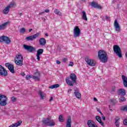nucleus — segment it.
<instances>
[{
    "mask_svg": "<svg viewBox=\"0 0 127 127\" xmlns=\"http://www.w3.org/2000/svg\"><path fill=\"white\" fill-rule=\"evenodd\" d=\"M54 12L55 13V14H57V15L61 16L62 15V13L60 12V10H59L58 9H55L54 10Z\"/></svg>",
    "mask_w": 127,
    "mask_h": 127,
    "instance_id": "c85d7f7f",
    "label": "nucleus"
},
{
    "mask_svg": "<svg viewBox=\"0 0 127 127\" xmlns=\"http://www.w3.org/2000/svg\"><path fill=\"white\" fill-rule=\"evenodd\" d=\"M97 111H98L99 113H100V114H101V115H103V113H102V112H101V110H100V109L97 108Z\"/></svg>",
    "mask_w": 127,
    "mask_h": 127,
    "instance_id": "c03bdc74",
    "label": "nucleus"
},
{
    "mask_svg": "<svg viewBox=\"0 0 127 127\" xmlns=\"http://www.w3.org/2000/svg\"><path fill=\"white\" fill-rule=\"evenodd\" d=\"M113 50L115 53L116 54L117 56L119 57V58H122L123 57V55H122V50L121 48L119 47L118 45H115L113 47Z\"/></svg>",
    "mask_w": 127,
    "mask_h": 127,
    "instance_id": "20e7f679",
    "label": "nucleus"
},
{
    "mask_svg": "<svg viewBox=\"0 0 127 127\" xmlns=\"http://www.w3.org/2000/svg\"><path fill=\"white\" fill-rule=\"evenodd\" d=\"M98 58L103 63H106L108 61V54L104 50H100L98 52Z\"/></svg>",
    "mask_w": 127,
    "mask_h": 127,
    "instance_id": "f257e3e1",
    "label": "nucleus"
},
{
    "mask_svg": "<svg viewBox=\"0 0 127 127\" xmlns=\"http://www.w3.org/2000/svg\"><path fill=\"white\" fill-rule=\"evenodd\" d=\"M53 97H51L50 99V102H51V101H53Z\"/></svg>",
    "mask_w": 127,
    "mask_h": 127,
    "instance_id": "6e6d98bb",
    "label": "nucleus"
},
{
    "mask_svg": "<svg viewBox=\"0 0 127 127\" xmlns=\"http://www.w3.org/2000/svg\"><path fill=\"white\" fill-rule=\"evenodd\" d=\"M63 62L64 63H66V62H67V59L66 58H64L63 59Z\"/></svg>",
    "mask_w": 127,
    "mask_h": 127,
    "instance_id": "37998d69",
    "label": "nucleus"
},
{
    "mask_svg": "<svg viewBox=\"0 0 127 127\" xmlns=\"http://www.w3.org/2000/svg\"><path fill=\"white\" fill-rule=\"evenodd\" d=\"M9 12V9L8 7H6L3 10V13L4 14H7Z\"/></svg>",
    "mask_w": 127,
    "mask_h": 127,
    "instance_id": "c756f323",
    "label": "nucleus"
},
{
    "mask_svg": "<svg viewBox=\"0 0 127 127\" xmlns=\"http://www.w3.org/2000/svg\"><path fill=\"white\" fill-rule=\"evenodd\" d=\"M121 110L124 112H127V106L122 108Z\"/></svg>",
    "mask_w": 127,
    "mask_h": 127,
    "instance_id": "e433bc0d",
    "label": "nucleus"
},
{
    "mask_svg": "<svg viewBox=\"0 0 127 127\" xmlns=\"http://www.w3.org/2000/svg\"><path fill=\"white\" fill-rule=\"evenodd\" d=\"M14 6V3L11 2L10 4H8V5L7 6V7H8L9 9H10V8H12V7H13Z\"/></svg>",
    "mask_w": 127,
    "mask_h": 127,
    "instance_id": "473e14b6",
    "label": "nucleus"
},
{
    "mask_svg": "<svg viewBox=\"0 0 127 127\" xmlns=\"http://www.w3.org/2000/svg\"><path fill=\"white\" fill-rule=\"evenodd\" d=\"M0 42H4L6 44H9L11 41L8 37L2 36L0 37Z\"/></svg>",
    "mask_w": 127,
    "mask_h": 127,
    "instance_id": "0eeeda50",
    "label": "nucleus"
},
{
    "mask_svg": "<svg viewBox=\"0 0 127 127\" xmlns=\"http://www.w3.org/2000/svg\"><path fill=\"white\" fill-rule=\"evenodd\" d=\"M6 102H7V99H4V100L0 101V106H2L3 107H4V106H6V104H7Z\"/></svg>",
    "mask_w": 127,
    "mask_h": 127,
    "instance_id": "393cba45",
    "label": "nucleus"
},
{
    "mask_svg": "<svg viewBox=\"0 0 127 127\" xmlns=\"http://www.w3.org/2000/svg\"><path fill=\"white\" fill-rule=\"evenodd\" d=\"M87 126L89 127H99L92 120H88L87 121Z\"/></svg>",
    "mask_w": 127,
    "mask_h": 127,
    "instance_id": "2eb2a0df",
    "label": "nucleus"
},
{
    "mask_svg": "<svg viewBox=\"0 0 127 127\" xmlns=\"http://www.w3.org/2000/svg\"><path fill=\"white\" fill-rule=\"evenodd\" d=\"M9 24V22L7 21L6 22L3 23L2 24L0 25V30H4L6 28L7 25Z\"/></svg>",
    "mask_w": 127,
    "mask_h": 127,
    "instance_id": "dca6fc26",
    "label": "nucleus"
},
{
    "mask_svg": "<svg viewBox=\"0 0 127 127\" xmlns=\"http://www.w3.org/2000/svg\"><path fill=\"white\" fill-rule=\"evenodd\" d=\"M16 65L22 66L23 65V57L21 55H17L14 59Z\"/></svg>",
    "mask_w": 127,
    "mask_h": 127,
    "instance_id": "7ed1b4c3",
    "label": "nucleus"
},
{
    "mask_svg": "<svg viewBox=\"0 0 127 127\" xmlns=\"http://www.w3.org/2000/svg\"><path fill=\"white\" fill-rule=\"evenodd\" d=\"M50 121V119L45 118L43 120V123L44 124V125H45L46 126H49Z\"/></svg>",
    "mask_w": 127,
    "mask_h": 127,
    "instance_id": "5701e85b",
    "label": "nucleus"
},
{
    "mask_svg": "<svg viewBox=\"0 0 127 127\" xmlns=\"http://www.w3.org/2000/svg\"><path fill=\"white\" fill-rule=\"evenodd\" d=\"M31 31H32V29H30L29 30V32H31Z\"/></svg>",
    "mask_w": 127,
    "mask_h": 127,
    "instance_id": "13d9d810",
    "label": "nucleus"
},
{
    "mask_svg": "<svg viewBox=\"0 0 127 127\" xmlns=\"http://www.w3.org/2000/svg\"><path fill=\"white\" fill-rule=\"evenodd\" d=\"M20 15H22V13H20Z\"/></svg>",
    "mask_w": 127,
    "mask_h": 127,
    "instance_id": "0e129e2a",
    "label": "nucleus"
},
{
    "mask_svg": "<svg viewBox=\"0 0 127 127\" xmlns=\"http://www.w3.org/2000/svg\"><path fill=\"white\" fill-rule=\"evenodd\" d=\"M70 79H71V81L70 80ZM77 80V76L75 73H71L70 75V78L69 77H66L65 78L66 82L67 83L68 86H73L74 85V83H76Z\"/></svg>",
    "mask_w": 127,
    "mask_h": 127,
    "instance_id": "f03ea898",
    "label": "nucleus"
},
{
    "mask_svg": "<svg viewBox=\"0 0 127 127\" xmlns=\"http://www.w3.org/2000/svg\"><path fill=\"white\" fill-rule=\"evenodd\" d=\"M95 119L98 123H99L100 125L102 126V127H105V124L102 121V119L101 118V117L99 116H97L95 117Z\"/></svg>",
    "mask_w": 127,
    "mask_h": 127,
    "instance_id": "a211bd4d",
    "label": "nucleus"
},
{
    "mask_svg": "<svg viewBox=\"0 0 127 127\" xmlns=\"http://www.w3.org/2000/svg\"><path fill=\"white\" fill-rule=\"evenodd\" d=\"M39 44L41 46H44L46 44V40L44 38H40L39 40Z\"/></svg>",
    "mask_w": 127,
    "mask_h": 127,
    "instance_id": "aec40b11",
    "label": "nucleus"
},
{
    "mask_svg": "<svg viewBox=\"0 0 127 127\" xmlns=\"http://www.w3.org/2000/svg\"><path fill=\"white\" fill-rule=\"evenodd\" d=\"M106 19H109V17H108V16H106Z\"/></svg>",
    "mask_w": 127,
    "mask_h": 127,
    "instance_id": "bf43d9fd",
    "label": "nucleus"
},
{
    "mask_svg": "<svg viewBox=\"0 0 127 127\" xmlns=\"http://www.w3.org/2000/svg\"><path fill=\"white\" fill-rule=\"evenodd\" d=\"M49 11H50V10L48 9H47L45 10V12H49Z\"/></svg>",
    "mask_w": 127,
    "mask_h": 127,
    "instance_id": "8fccbe9b",
    "label": "nucleus"
},
{
    "mask_svg": "<svg viewBox=\"0 0 127 127\" xmlns=\"http://www.w3.org/2000/svg\"><path fill=\"white\" fill-rule=\"evenodd\" d=\"M91 4L92 7H94V8H98L99 9H101V8H102V6L96 2H92Z\"/></svg>",
    "mask_w": 127,
    "mask_h": 127,
    "instance_id": "f3484780",
    "label": "nucleus"
},
{
    "mask_svg": "<svg viewBox=\"0 0 127 127\" xmlns=\"http://www.w3.org/2000/svg\"><path fill=\"white\" fill-rule=\"evenodd\" d=\"M112 92H115V91H116V86L112 87Z\"/></svg>",
    "mask_w": 127,
    "mask_h": 127,
    "instance_id": "79ce46f5",
    "label": "nucleus"
},
{
    "mask_svg": "<svg viewBox=\"0 0 127 127\" xmlns=\"http://www.w3.org/2000/svg\"><path fill=\"white\" fill-rule=\"evenodd\" d=\"M122 80L123 81V85L125 88H127V77L123 75H122Z\"/></svg>",
    "mask_w": 127,
    "mask_h": 127,
    "instance_id": "6ab92c4d",
    "label": "nucleus"
},
{
    "mask_svg": "<svg viewBox=\"0 0 127 127\" xmlns=\"http://www.w3.org/2000/svg\"><path fill=\"white\" fill-rule=\"evenodd\" d=\"M23 48L25 49V50H27L28 51V52H34L35 51V48L31 46H28L27 45H23Z\"/></svg>",
    "mask_w": 127,
    "mask_h": 127,
    "instance_id": "6e6552de",
    "label": "nucleus"
},
{
    "mask_svg": "<svg viewBox=\"0 0 127 127\" xmlns=\"http://www.w3.org/2000/svg\"><path fill=\"white\" fill-rule=\"evenodd\" d=\"M115 125L117 127H120V122H115Z\"/></svg>",
    "mask_w": 127,
    "mask_h": 127,
    "instance_id": "58836bf2",
    "label": "nucleus"
},
{
    "mask_svg": "<svg viewBox=\"0 0 127 127\" xmlns=\"http://www.w3.org/2000/svg\"><path fill=\"white\" fill-rule=\"evenodd\" d=\"M11 100H12V102H16V98L13 96V97H11Z\"/></svg>",
    "mask_w": 127,
    "mask_h": 127,
    "instance_id": "4c0bfd02",
    "label": "nucleus"
},
{
    "mask_svg": "<svg viewBox=\"0 0 127 127\" xmlns=\"http://www.w3.org/2000/svg\"><path fill=\"white\" fill-rule=\"evenodd\" d=\"M22 76H25V73L24 72H23L22 73H21Z\"/></svg>",
    "mask_w": 127,
    "mask_h": 127,
    "instance_id": "4d7b16f0",
    "label": "nucleus"
},
{
    "mask_svg": "<svg viewBox=\"0 0 127 127\" xmlns=\"http://www.w3.org/2000/svg\"><path fill=\"white\" fill-rule=\"evenodd\" d=\"M119 95H121V96H126L127 93H126V90L125 89H120L118 90Z\"/></svg>",
    "mask_w": 127,
    "mask_h": 127,
    "instance_id": "412c9836",
    "label": "nucleus"
},
{
    "mask_svg": "<svg viewBox=\"0 0 127 127\" xmlns=\"http://www.w3.org/2000/svg\"><path fill=\"white\" fill-rule=\"evenodd\" d=\"M81 34V30L78 26H75L73 29V36L75 38L79 37Z\"/></svg>",
    "mask_w": 127,
    "mask_h": 127,
    "instance_id": "39448f33",
    "label": "nucleus"
},
{
    "mask_svg": "<svg viewBox=\"0 0 127 127\" xmlns=\"http://www.w3.org/2000/svg\"><path fill=\"white\" fill-rule=\"evenodd\" d=\"M120 121V118L119 117H116L115 119V122H119Z\"/></svg>",
    "mask_w": 127,
    "mask_h": 127,
    "instance_id": "de8ad7c7",
    "label": "nucleus"
},
{
    "mask_svg": "<svg viewBox=\"0 0 127 127\" xmlns=\"http://www.w3.org/2000/svg\"><path fill=\"white\" fill-rule=\"evenodd\" d=\"M126 98L125 97H122L120 99V100L122 101V102H126Z\"/></svg>",
    "mask_w": 127,
    "mask_h": 127,
    "instance_id": "c9c22d12",
    "label": "nucleus"
},
{
    "mask_svg": "<svg viewBox=\"0 0 127 127\" xmlns=\"http://www.w3.org/2000/svg\"><path fill=\"white\" fill-rule=\"evenodd\" d=\"M45 35L46 36H49V35L48 34V33H46Z\"/></svg>",
    "mask_w": 127,
    "mask_h": 127,
    "instance_id": "052dcab7",
    "label": "nucleus"
},
{
    "mask_svg": "<svg viewBox=\"0 0 127 127\" xmlns=\"http://www.w3.org/2000/svg\"><path fill=\"white\" fill-rule=\"evenodd\" d=\"M59 122H61V123H63V122H64V121H65V119H64V117H63V115H61L59 116Z\"/></svg>",
    "mask_w": 127,
    "mask_h": 127,
    "instance_id": "2f4dec72",
    "label": "nucleus"
},
{
    "mask_svg": "<svg viewBox=\"0 0 127 127\" xmlns=\"http://www.w3.org/2000/svg\"><path fill=\"white\" fill-rule=\"evenodd\" d=\"M30 78H31V75H27L26 77V79L27 80H28V79H30Z\"/></svg>",
    "mask_w": 127,
    "mask_h": 127,
    "instance_id": "a18cd8bd",
    "label": "nucleus"
},
{
    "mask_svg": "<svg viewBox=\"0 0 127 127\" xmlns=\"http://www.w3.org/2000/svg\"><path fill=\"white\" fill-rule=\"evenodd\" d=\"M5 65L8 68L11 73H12V74H14V73H15L14 66H13V64L7 63L5 64Z\"/></svg>",
    "mask_w": 127,
    "mask_h": 127,
    "instance_id": "1a4fd4ad",
    "label": "nucleus"
},
{
    "mask_svg": "<svg viewBox=\"0 0 127 127\" xmlns=\"http://www.w3.org/2000/svg\"><path fill=\"white\" fill-rule=\"evenodd\" d=\"M66 127H72V118L71 116L68 117L66 120Z\"/></svg>",
    "mask_w": 127,
    "mask_h": 127,
    "instance_id": "ddd939ff",
    "label": "nucleus"
},
{
    "mask_svg": "<svg viewBox=\"0 0 127 127\" xmlns=\"http://www.w3.org/2000/svg\"><path fill=\"white\" fill-rule=\"evenodd\" d=\"M114 26L115 28V31H117V33L121 32V26H120V24H119V22H118V20L117 19H115V20Z\"/></svg>",
    "mask_w": 127,
    "mask_h": 127,
    "instance_id": "9d476101",
    "label": "nucleus"
},
{
    "mask_svg": "<svg viewBox=\"0 0 127 127\" xmlns=\"http://www.w3.org/2000/svg\"><path fill=\"white\" fill-rule=\"evenodd\" d=\"M25 31H26V30H25V28H21L20 29V32L21 33H24V32H25Z\"/></svg>",
    "mask_w": 127,
    "mask_h": 127,
    "instance_id": "f704fd0d",
    "label": "nucleus"
},
{
    "mask_svg": "<svg viewBox=\"0 0 127 127\" xmlns=\"http://www.w3.org/2000/svg\"><path fill=\"white\" fill-rule=\"evenodd\" d=\"M93 100H94L95 102H97V101H98V100H97V98H93Z\"/></svg>",
    "mask_w": 127,
    "mask_h": 127,
    "instance_id": "603ef678",
    "label": "nucleus"
},
{
    "mask_svg": "<svg viewBox=\"0 0 127 127\" xmlns=\"http://www.w3.org/2000/svg\"><path fill=\"white\" fill-rule=\"evenodd\" d=\"M0 76H7V71L1 65H0Z\"/></svg>",
    "mask_w": 127,
    "mask_h": 127,
    "instance_id": "9b49d317",
    "label": "nucleus"
},
{
    "mask_svg": "<svg viewBox=\"0 0 127 127\" xmlns=\"http://www.w3.org/2000/svg\"><path fill=\"white\" fill-rule=\"evenodd\" d=\"M35 75H37V76H33L32 78L34 79L35 81H39V78H40V73L36 72Z\"/></svg>",
    "mask_w": 127,
    "mask_h": 127,
    "instance_id": "4be33fe9",
    "label": "nucleus"
},
{
    "mask_svg": "<svg viewBox=\"0 0 127 127\" xmlns=\"http://www.w3.org/2000/svg\"><path fill=\"white\" fill-rule=\"evenodd\" d=\"M56 63H57V64H59L61 63V62H60V61L57 60V61H56Z\"/></svg>",
    "mask_w": 127,
    "mask_h": 127,
    "instance_id": "09e8293b",
    "label": "nucleus"
},
{
    "mask_svg": "<svg viewBox=\"0 0 127 127\" xmlns=\"http://www.w3.org/2000/svg\"><path fill=\"white\" fill-rule=\"evenodd\" d=\"M4 100H7V97L4 95L0 94V102L4 101Z\"/></svg>",
    "mask_w": 127,
    "mask_h": 127,
    "instance_id": "b1692460",
    "label": "nucleus"
},
{
    "mask_svg": "<svg viewBox=\"0 0 127 127\" xmlns=\"http://www.w3.org/2000/svg\"><path fill=\"white\" fill-rule=\"evenodd\" d=\"M60 85L59 84H54L49 87L50 89H56L57 88H59Z\"/></svg>",
    "mask_w": 127,
    "mask_h": 127,
    "instance_id": "bb28decb",
    "label": "nucleus"
},
{
    "mask_svg": "<svg viewBox=\"0 0 127 127\" xmlns=\"http://www.w3.org/2000/svg\"><path fill=\"white\" fill-rule=\"evenodd\" d=\"M39 33H37L33 35H31L28 37H27L25 39L27 41H33L35 40L37 38V37H39Z\"/></svg>",
    "mask_w": 127,
    "mask_h": 127,
    "instance_id": "423d86ee",
    "label": "nucleus"
},
{
    "mask_svg": "<svg viewBox=\"0 0 127 127\" xmlns=\"http://www.w3.org/2000/svg\"><path fill=\"white\" fill-rule=\"evenodd\" d=\"M102 120H103V121H106V117L105 116L102 117Z\"/></svg>",
    "mask_w": 127,
    "mask_h": 127,
    "instance_id": "864d4df0",
    "label": "nucleus"
},
{
    "mask_svg": "<svg viewBox=\"0 0 127 127\" xmlns=\"http://www.w3.org/2000/svg\"><path fill=\"white\" fill-rule=\"evenodd\" d=\"M82 18L85 21L88 20V18H87V14H86V12L85 11H82Z\"/></svg>",
    "mask_w": 127,
    "mask_h": 127,
    "instance_id": "a878e982",
    "label": "nucleus"
},
{
    "mask_svg": "<svg viewBox=\"0 0 127 127\" xmlns=\"http://www.w3.org/2000/svg\"><path fill=\"white\" fill-rule=\"evenodd\" d=\"M72 91V89H68L67 91V93H71V92Z\"/></svg>",
    "mask_w": 127,
    "mask_h": 127,
    "instance_id": "3c124183",
    "label": "nucleus"
},
{
    "mask_svg": "<svg viewBox=\"0 0 127 127\" xmlns=\"http://www.w3.org/2000/svg\"><path fill=\"white\" fill-rule=\"evenodd\" d=\"M38 94L39 97L41 98V100H44L46 98V94L45 93L43 92L42 90H39L38 92Z\"/></svg>",
    "mask_w": 127,
    "mask_h": 127,
    "instance_id": "4468645a",
    "label": "nucleus"
},
{
    "mask_svg": "<svg viewBox=\"0 0 127 127\" xmlns=\"http://www.w3.org/2000/svg\"><path fill=\"white\" fill-rule=\"evenodd\" d=\"M74 94L77 99H81V93L78 91H75Z\"/></svg>",
    "mask_w": 127,
    "mask_h": 127,
    "instance_id": "7c9ffc66",
    "label": "nucleus"
},
{
    "mask_svg": "<svg viewBox=\"0 0 127 127\" xmlns=\"http://www.w3.org/2000/svg\"><path fill=\"white\" fill-rule=\"evenodd\" d=\"M43 53V49H39L37 52V54L38 55H41Z\"/></svg>",
    "mask_w": 127,
    "mask_h": 127,
    "instance_id": "72a5a7b5",
    "label": "nucleus"
},
{
    "mask_svg": "<svg viewBox=\"0 0 127 127\" xmlns=\"http://www.w3.org/2000/svg\"><path fill=\"white\" fill-rule=\"evenodd\" d=\"M42 13H44V12H40V13H39V14H40H40H42Z\"/></svg>",
    "mask_w": 127,
    "mask_h": 127,
    "instance_id": "680f3d73",
    "label": "nucleus"
},
{
    "mask_svg": "<svg viewBox=\"0 0 127 127\" xmlns=\"http://www.w3.org/2000/svg\"><path fill=\"white\" fill-rule=\"evenodd\" d=\"M37 59L38 61H40V55H38L37 54Z\"/></svg>",
    "mask_w": 127,
    "mask_h": 127,
    "instance_id": "ea45409f",
    "label": "nucleus"
},
{
    "mask_svg": "<svg viewBox=\"0 0 127 127\" xmlns=\"http://www.w3.org/2000/svg\"><path fill=\"white\" fill-rule=\"evenodd\" d=\"M74 65V63H73V62H70L69 64H68V66H73Z\"/></svg>",
    "mask_w": 127,
    "mask_h": 127,
    "instance_id": "49530a36",
    "label": "nucleus"
},
{
    "mask_svg": "<svg viewBox=\"0 0 127 127\" xmlns=\"http://www.w3.org/2000/svg\"><path fill=\"white\" fill-rule=\"evenodd\" d=\"M41 18L43 21H45V20H46V19H45V18L42 17Z\"/></svg>",
    "mask_w": 127,
    "mask_h": 127,
    "instance_id": "5fc2aeb1",
    "label": "nucleus"
},
{
    "mask_svg": "<svg viewBox=\"0 0 127 127\" xmlns=\"http://www.w3.org/2000/svg\"><path fill=\"white\" fill-rule=\"evenodd\" d=\"M55 126V122L53 120H51L50 119V121L49 122V127H54Z\"/></svg>",
    "mask_w": 127,
    "mask_h": 127,
    "instance_id": "cd10ccee",
    "label": "nucleus"
},
{
    "mask_svg": "<svg viewBox=\"0 0 127 127\" xmlns=\"http://www.w3.org/2000/svg\"><path fill=\"white\" fill-rule=\"evenodd\" d=\"M81 0V1H83L84 2V1H85V0Z\"/></svg>",
    "mask_w": 127,
    "mask_h": 127,
    "instance_id": "e2e57ef3",
    "label": "nucleus"
},
{
    "mask_svg": "<svg viewBox=\"0 0 127 127\" xmlns=\"http://www.w3.org/2000/svg\"><path fill=\"white\" fill-rule=\"evenodd\" d=\"M123 123H124V125H125V126H127V119L124 120L123 121Z\"/></svg>",
    "mask_w": 127,
    "mask_h": 127,
    "instance_id": "a19ab883",
    "label": "nucleus"
},
{
    "mask_svg": "<svg viewBox=\"0 0 127 127\" xmlns=\"http://www.w3.org/2000/svg\"><path fill=\"white\" fill-rule=\"evenodd\" d=\"M85 61L89 66H95V63H94V60L90 59L89 58H86Z\"/></svg>",
    "mask_w": 127,
    "mask_h": 127,
    "instance_id": "f8f14e48",
    "label": "nucleus"
}]
</instances>
